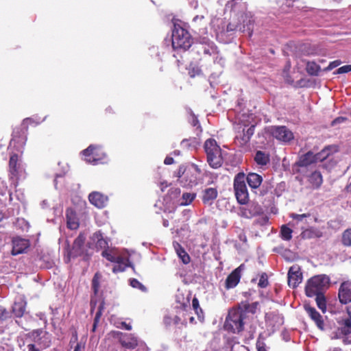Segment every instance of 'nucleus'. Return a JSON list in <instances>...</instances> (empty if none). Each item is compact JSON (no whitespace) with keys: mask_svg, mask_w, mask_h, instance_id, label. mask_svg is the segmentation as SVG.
Returning <instances> with one entry per match:
<instances>
[{"mask_svg":"<svg viewBox=\"0 0 351 351\" xmlns=\"http://www.w3.org/2000/svg\"><path fill=\"white\" fill-rule=\"evenodd\" d=\"M330 278L326 275H317L310 278L306 285L305 292L308 297L324 293L328 288Z\"/></svg>","mask_w":351,"mask_h":351,"instance_id":"nucleus-1","label":"nucleus"},{"mask_svg":"<svg viewBox=\"0 0 351 351\" xmlns=\"http://www.w3.org/2000/svg\"><path fill=\"white\" fill-rule=\"evenodd\" d=\"M204 149L207 155V161L210 166L217 169L222 165L221 151L215 140L210 138L206 141Z\"/></svg>","mask_w":351,"mask_h":351,"instance_id":"nucleus-2","label":"nucleus"},{"mask_svg":"<svg viewBox=\"0 0 351 351\" xmlns=\"http://www.w3.org/2000/svg\"><path fill=\"white\" fill-rule=\"evenodd\" d=\"M192 45V39L189 33L179 25H174L172 32V46L174 49L186 50Z\"/></svg>","mask_w":351,"mask_h":351,"instance_id":"nucleus-3","label":"nucleus"},{"mask_svg":"<svg viewBox=\"0 0 351 351\" xmlns=\"http://www.w3.org/2000/svg\"><path fill=\"white\" fill-rule=\"evenodd\" d=\"M243 313L239 309L229 311L224 327L227 330L238 333L243 329Z\"/></svg>","mask_w":351,"mask_h":351,"instance_id":"nucleus-4","label":"nucleus"},{"mask_svg":"<svg viewBox=\"0 0 351 351\" xmlns=\"http://www.w3.org/2000/svg\"><path fill=\"white\" fill-rule=\"evenodd\" d=\"M101 255L109 261L117 264L112 268L114 273L123 271L129 266L128 258L121 256L117 250H106L102 252Z\"/></svg>","mask_w":351,"mask_h":351,"instance_id":"nucleus-5","label":"nucleus"},{"mask_svg":"<svg viewBox=\"0 0 351 351\" xmlns=\"http://www.w3.org/2000/svg\"><path fill=\"white\" fill-rule=\"evenodd\" d=\"M234 189L238 202L245 204L249 200V194L245 184V175L238 173L234 180Z\"/></svg>","mask_w":351,"mask_h":351,"instance_id":"nucleus-6","label":"nucleus"},{"mask_svg":"<svg viewBox=\"0 0 351 351\" xmlns=\"http://www.w3.org/2000/svg\"><path fill=\"white\" fill-rule=\"evenodd\" d=\"M337 329L331 334L332 339H343L345 343H350L347 335L351 333V320L347 317H342L337 321Z\"/></svg>","mask_w":351,"mask_h":351,"instance_id":"nucleus-7","label":"nucleus"},{"mask_svg":"<svg viewBox=\"0 0 351 351\" xmlns=\"http://www.w3.org/2000/svg\"><path fill=\"white\" fill-rule=\"evenodd\" d=\"M84 160L92 165L105 162L106 154L101 152L97 146L90 145L87 149L82 152Z\"/></svg>","mask_w":351,"mask_h":351,"instance_id":"nucleus-8","label":"nucleus"},{"mask_svg":"<svg viewBox=\"0 0 351 351\" xmlns=\"http://www.w3.org/2000/svg\"><path fill=\"white\" fill-rule=\"evenodd\" d=\"M266 130L274 138L284 143H288L294 138L293 132L285 126H269Z\"/></svg>","mask_w":351,"mask_h":351,"instance_id":"nucleus-9","label":"nucleus"},{"mask_svg":"<svg viewBox=\"0 0 351 351\" xmlns=\"http://www.w3.org/2000/svg\"><path fill=\"white\" fill-rule=\"evenodd\" d=\"M200 173L197 166L193 165L187 169L184 179L180 180V183L184 186H193L197 184V176Z\"/></svg>","mask_w":351,"mask_h":351,"instance_id":"nucleus-10","label":"nucleus"},{"mask_svg":"<svg viewBox=\"0 0 351 351\" xmlns=\"http://www.w3.org/2000/svg\"><path fill=\"white\" fill-rule=\"evenodd\" d=\"M302 281V274L300 267L294 265L289 268L288 272V285L292 288H295Z\"/></svg>","mask_w":351,"mask_h":351,"instance_id":"nucleus-11","label":"nucleus"},{"mask_svg":"<svg viewBox=\"0 0 351 351\" xmlns=\"http://www.w3.org/2000/svg\"><path fill=\"white\" fill-rule=\"evenodd\" d=\"M29 241L25 239L16 237L12 240V255H17L24 253L29 247Z\"/></svg>","mask_w":351,"mask_h":351,"instance_id":"nucleus-12","label":"nucleus"},{"mask_svg":"<svg viewBox=\"0 0 351 351\" xmlns=\"http://www.w3.org/2000/svg\"><path fill=\"white\" fill-rule=\"evenodd\" d=\"M339 298L341 303L347 304L351 302V282H343L339 289Z\"/></svg>","mask_w":351,"mask_h":351,"instance_id":"nucleus-13","label":"nucleus"},{"mask_svg":"<svg viewBox=\"0 0 351 351\" xmlns=\"http://www.w3.org/2000/svg\"><path fill=\"white\" fill-rule=\"evenodd\" d=\"M119 342L126 349H134L138 345V339L132 334H122L119 337Z\"/></svg>","mask_w":351,"mask_h":351,"instance_id":"nucleus-14","label":"nucleus"},{"mask_svg":"<svg viewBox=\"0 0 351 351\" xmlns=\"http://www.w3.org/2000/svg\"><path fill=\"white\" fill-rule=\"evenodd\" d=\"M283 317L278 313H269L266 314V324L275 330L283 324Z\"/></svg>","mask_w":351,"mask_h":351,"instance_id":"nucleus-15","label":"nucleus"},{"mask_svg":"<svg viewBox=\"0 0 351 351\" xmlns=\"http://www.w3.org/2000/svg\"><path fill=\"white\" fill-rule=\"evenodd\" d=\"M27 302L21 297L19 298L13 304L12 312L14 317H21L25 312Z\"/></svg>","mask_w":351,"mask_h":351,"instance_id":"nucleus-16","label":"nucleus"},{"mask_svg":"<svg viewBox=\"0 0 351 351\" xmlns=\"http://www.w3.org/2000/svg\"><path fill=\"white\" fill-rule=\"evenodd\" d=\"M36 335L35 337V341L41 348H46L50 346L51 339L48 333L44 332L42 330H37L33 333V335Z\"/></svg>","mask_w":351,"mask_h":351,"instance_id":"nucleus-17","label":"nucleus"},{"mask_svg":"<svg viewBox=\"0 0 351 351\" xmlns=\"http://www.w3.org/2000/svg\"><path fill=\"white\" fill-rule=\"evenodd\" d=\"M90 202L97 208L105 206L108 197L99 192H93L88 196Z\"/></svg>","mask_w":351,"mask_h":351,"instance_id":"nucleus-18","label":"nucleus"},{"mask_svg":"<svg viewBox=\"0 0 351 351\" xmlns=\"http://www.w3.org/2000/svg\"><path fill=\"white\" fill-rule=\"evenodd\" d=\"M305 310L309 317L315 322L317 326L322 330L324 328V322L321 315L315 310V308L309 306H306Z\"/></svg>","mask_w":351,"mask_h":351,"instance_id":"nucleus-19","label":"nucleus"},{"mask_svg":"<svg viewBox=\"0 0 351 351\" xmlns=\"http://www.w3.org/2000/svg\"><path fill=\"white\" fill-rule=\"evenodd\" d=\"M66 217L67 227L71 230H76L79 227L78 219L75 213L71 209L68 208L66 211Z\"/></svg>","mask_w":351,"mask_h":351,"instance_id":"nucleus-20","label":"nucleus"},{"mask_svg":"<svg viewBox=\"0 0 351 351\" xmlns=\"http://www.w3.org/2000/svg\"><path fill=\"white\" fill-rule=\"evenodd\" d=\"M217 190L215 188H207L203 192L202 201L204 204L210 205L217 197Z\"/></svg>","mask_w":351,"mask_h":351,"instance_id":"nucleus-21","label":"nucleus"},{"mask_svg":"<svg viewBox=\"0 0 351 351\" xmlns=\"http://www.w3.org/2000/svg\"><path fill=\"white\" fill-rule=\"evenodd\" d=\"M317 162V161L315 154H314L312 152H308L300 156L297 164L300 167H307Z\"/></svg>","mask_w":351,"mask_h":351,"instance_id":"nucleus-22","label":"nucleus"},{"mask_svg":"<svg viewBox=\"0 0 351 351\" xmlns=\"http://www.w3.org/2000/svg\"><path fill=\"white\" fill-rule=\"evenodd\" d=\"M245 181L247 182L249 186L252 189H257L260 186L263 182L262 176L256 173H250L245 178Z\"/></svg>","mask_w":351,"mask_h":351,"instance_id":"nucleus-23","label":"nucleus"},{"mask_svg":"<svg viewBox=\"0 0 351 351\" xmlns=\"http://www.w3.org/2000/svg\"><path fill=\"white\" fill-rule=\"evenodd\" d=\"M173 247L179 258L182 260L184 264H187L190 262V256L184 250V248L178 242H173Z\"/></svg>","mask_w":351,"mask_h":351,"instance_id":"nucleus-24","label":"nucleus"},{"mask_svg":"<svg viewBox=\"0 0 351 351\" xmlns=\"http://www.w3.org/2000/svg\"><path fill=\"white\" fill-rule=\"evenodd\" d=\"M86 237L84 234H80L79 236L75 239L73 245V250L75 255L80 254L82 252V247L84 244Z\"/></svg>","mask_w":351,"mask_h":351,"instance_id":"nucleus-25","label":"nucleus"},{"mask_svg":"<svg viewBox=\"0 0 351 351\" xmlns=\"http://www.w3.org/2000/svg\"><path fill=\"white\" fill-rule=\"evenodd\" d=\"M241 279V274L233 271L226 278V286L227 289L235 287Z\"/></svg>","mask_w":351,"mask_h":351,"instance_id":"nucleus-26","label":"nucleus"},{"mask_svg":"<svg viewBox=\"0 0 351 351\" xmlns=\"http://www.w3.org/2000/svg\"><path fill=\"white\" fill-rule=\"evenodd\" d=\"M308 182L314 189H318L323 182L322 176L319 171H314L308 178Z\"/></svg>","mask_w":351,"mask_h":351,"instance_id":"nucleus-27","label":"nucleus"},{"mask_svg":"<svg viewBox=\"0 0 351 351\" xmlns=\"http://www.w3.org/2000/svg\"><path fill=\"white\" fill-rule=\"evenodd\" d=\"M254 160L259 166L266 165L269 162V156L262 151H258L254 156Z\"/></svg>","mask_w":351,"mask_h":351,"instance_id":"nucleus-28","label":"nucleus"},{"mask_svg":"<svg viewBox=\"0 0 351 351\" xmlns=\"http://www.w3.org/2000/svg\"><path fill=\"white\" fill-rule=\"evenodd\" d=\"M306 71L311 75H318L320 66L315 62H308L306 64Z\"/></svg>","mask_w":351,"mask_h":351,"instance_id":"nucleus-29","label":"nucleus"},{"mask_svg":"<svg viewBox=\"0 0 351 351\" xmlns=\"http://www.w3.org/2000/svg\"><path fill=\"white\" fill-rule=\"evenodd\" d=\"M195 197V194L193 193H184L182 194L180 204L181 206H187L190 204Z\"/></svg>","mask_w":351,"mask_h":351,"instance_id":"nucleus-30","label":"nucleus"},{"mask_svg":"<svg viewBox=\"0 0 351 351\" xmlns=\"http://www.w3.org/2000/svg\"><path fill=\"white\" fill-rule=\"evenodd\" d=\"M19 156L17 154H13L10 156L9 167L10 171L12 175H16L17 173V162H18Z\"/></svg>","mask_w":351,"mask_h":351,"instance_id":"nucleus-31","label":"nucleus"},{"mask_svg":"<svg viewBox=\"0 0 351 351\" xmlns=\"http://www.w3.org/2000/svg\"><path fill=\"white\" fill-rule=\"evenodd\" d=\"M250 138L248 136L245 134V128L243 129V134H240V135H237L235 138V142L241 147L245 146L247 143L250 141Z\"/></svg>","mask_w":351,"mask_h":351,"instance_id":"nucleus-32","label":"nucleus"},{"mask_svg":"<svg viewBox=\"0 0 351 351\" xmlns=\"http://www.w3.org/2000/svg\"><path fill=\"white\" fill-rule=\"evenodd\" d=\"M93 240L96 242V245L100 247H105L108 243L103 239L100 232H97L93 235Z\"/></svg>","mask_w":351,"mask_h":351,"instance_id":"nucleus-33","label":"nucleus"},{"mask_svg":"<svg viewBox=\"0 0 351 351\" xmlns=\"http://www.w3.org/2000/svg\"><path fill=\"white\" fill-rule=\"evenodd\" d=\"M180 319L177 315H165L164 317V323L166 326H171L172 324H178Z\"/></svg>","mask_w":351,"mask_h":351,"instance_id":"nucleus-34","label":"nucleus"},{"mask_svg":"<svg viewBox=\"0 0 351 351\" xmlns=\"http://www.w3.org/2000/svg\"><path fill=\"white\" fill-rule=\"evenodd\" d=\"M292 230L286 226H282L280 230L282 239L289 241L292 238Z\"/></svg>","mask_w":351,"mask_h":351,"instance_id":"nucleus-35","label":"nucleus"},{"mask_svg":"<svg viewBox=\"0 0 351 351\" xmlns=\"http://www.w3.org/2000/svg\"><path fill=\"white\" fill-rule=\"evenodd\" d=\"M316 303L319 309L323 312L326 311V304L324 293L316 295Z\"/></svg>","mask_w":351,"mask_h":351,"instance_id":"nucleus-36","label":"nucleus"},{"mask_svg":"<svg viewBox=\"0 0 351 351\" xmlns=\"http://www.w3.org/2000/svg\"><path fill=\"white\" fill-rule=\"evenodd\" d=\"M342 243L345 246H351V229L346 230L342 234Z\"/></svg>","mask_w":351,"mask_h":351,"instance_id":"nucleus-37","label":"nucleus"},{"mask_svg":"<svg viewBox=\"0 0 351 351\" xmlns=\"http://www.w3.org/2000/svg\"><path fill=\"white\" fill-rule=\"evenodd\" d=\"M330 154V149L328 147L323 149L320 152L315 154L317 161H323L324 160L326 159L328 157Z\"/></svg>","mask_w":351,"mask_h":351,"instance_id":"nucleus-38","label":"nucleus"},{"mask_svg":"<svg viewBox=\"0 0 351 351\" xmlns=\"http://www.w3.org/2000/svg\"><path fill=\"white\" fill-rule=\"evenodd\" d=\"M16 143H19V145L17 147V150L19 152H22V149H23V147L25 143V139L24 138H21L19 140H16L15 138H12L11 141H10V146L12 147H16Z\"/></svg>","mask_w":351,"mask_h":351,"instance_id":"nucleus-39","label":"nucleus"},{"mask_svg":"<svg viewBox=\"0 0 351 351\" xmlns=\"http://www.w3.org/2000/svg\"><path fill=\"white\" fill-rule=\"evenodd\" d=\"M187 169L184 168L183 166H180L179 169L175 171V176L177 177L178 181L180 182V180L184 179V176L186 175V171Z\"/></svg>","mask_w":351,"mask_h":351,"instance_id":"nucleus-40","label":"nucleus"},{"mask_svg":"<svg viewBox=\"0 0 351 351\" xmlns=\"http://www.w3.org/2000/svg\"><path fill=\"white\" fill-rule=\"evenodd\" d=\"M304 237H320V233L318 231H316L313 229H308L302 232Z\"/></svg>","mask_w":351,"mask_h":351,"instance_id":"nucleus-41","label":"nucleus"},{"mask_svg":"<svg viewBox=\"0 0 351 351\" xmlns=\"http://www.w3.org/2000/svg\"><path fill=\"white\" fill-rule=\"evenodd\" d=\"M258 285L261 288H265L268 285L267 276L265 274H263L261 276Z\"/></svg>","mask_w":351,"mask_h":351,"instance_id":"nucleus-42","label":"nucleus"},{"mask_svg":"<svg viewBox=\"0 0 351 351\" xmlns=\"http://www.w3.org/2000/svg\"><path fill=\"white\" fill-rule=\"evenodd\" d=\"M10 317V313L3 306H0V320L5 321Z\"/></svg>","mask_w":351,"mask_h":351,"instance_id":"nucleus-43","label":"nucleus"},{"mask_svg":"<svg viewBox=\"0 0 351 351\" xmlns=\"http://www.w3.org/2000/svg\"><path fill=\"white\" fill-rule=\"evenodd\" d=\"M130 285L134 288H136L142 291L145 290V287H144V285H143L138 280L134 278L130 280Z\"/></svg>","mask_w":351,"mask_h":351,"instance_id":"nucleus-44","label":"nucleus"},{"mask_svg":"<svg viewBox=\"0 0 351 351\" xmlns=\"http://www.w3.org/2000/svg\"><path fill=\"white\" fill-rule=\"evenodd\" d=\"M351 71V64L344 65L340 68H339L335 73L341 74L346 73Z\"/></svg>","mask_w":351,"mask_h":351,"instance_id":"nucleus-45","label":"nucleus"},{"mask_svg":"<svg viewBox=\"0 0 351 351\" xmlns=\"http://www.w3.org/2000/svg\"><path fill=\"white\" fill-rule=\"evenodd\" d=\"M341 64V62L340 60H335V61H332L331 62L329 65L326 67L324 71H330L332 69H333L334 68L338 66L339 65H340Z\"/></svg>","mask_w":351,"mask_h":351,"instance_id":"nucleus-46","label":"nucleus"},{"mask_svg":"<svg viewBox=\"0 0 351 351\" xmlns=\"http://www.w3.org/2000/svg\"><path fill=\"white\" fill-rule=\"evenodd\" d=\"M232 351H248L247 348L243 346L240 345L239 343H237L232 348Z\"/></svg>","mask_w":351,"mask_h":351,"instance_id":"nucleus-47","label":"nucleus"},{"mask_svg":"<svg viewBox=\"0 0 351 351\" xmlns=\"http://www.w3.org/2000/svg\"><path fill=\"white\" fill-rule=\"evenodd\" d=\"M101 311H102V306H100L98 311L97 312V313L95 315V322H94V325H93V330L95 329L96 324L99 322V319L101 315Z\"/></svg>","mask_w":351,"mask_h":351,"instance_id":"nucleus-48","label":"nucleus"},{"mask_svg":"<svg viewBox=\"0 0 351 351\" xmlns=\"http://www.w3.org/2000/svg\"><path fill=\"white\" fill-rule=\"evenodd\" d=\"M291 217L293 219H297V220H299V221H302L304 218L307 217V215L306 214L298 215V214L292 213L291 215Z\"/></svg>","mask_w":351,"mask_h":351,"instance_id":"nucleus-49","label":"nucleus"},{"mask_svg":"<svg viewBox=\"0 0 351 351\" xmlns=\"http://www.w3.org/2000/svg\"><path fill=\"white\" fill-rule=\"evenodd\" d=\"M254 126L252 125L250 128H248L246 131L245 130V134L246 136H248V137L250 138L254 134Z\"/></svg>","mask_w":351,"mask_h":351,"instance_id":"nucleus-50","label":"nucleus"},{"mask_svg":"<svg viewBox=\"0 0 351 351\" xmlns=\"http://www.w3.org/2000/svg\"><path fill=\"white\" fill-rule=\"evenodd\" d=\"M27 348L28 351H40V349L37 348L35 344L32 343L28 344L27 346Z\"/></svg>","mask_w":351,"mask_h":351,"instance_id":"nucleus-51","label":"nucleus"},{"mask_svg":"<svg viewBox=\"0 0 351 351\" xmlns=\"http://www.w3.org/2000/svg\"><path fill=\"white\" fill-rule=\"evenodd\" d=\"M97 277V274H95V277H94V278L93 280V289L95 290V293L97 292V288H98V282H97V279H96Z\"/></svg>","mask_w":351,"mask_h":351,"instance_id":"nucleus-52","label":"nucleus"},{"mask_svg":"<svg viewBox=\"0 0 351 351\" xmlns=\"http://www.w3.org/2000/svg\"><path fill=\"white\" fill-rule=\"evenodd\" d=\"M174 162L173 158L169 156L165 158L164 163L165 165H171Z\"/></svg>","mask_w":351,"mask_h":351,"instance_id":"nucleus-53","label":"nucleus"},{"mask_svg":"<svg viewBox=\"0 0 351 351\" xmlns=\"http://www.w3.org/2000/svg\"><path fill=\"white\" fill-rule=\"evenodd\" d=\"M192 304L195 310H197V308L199 307V302L197 298H193L192 301Z\"/></svg>","mask_w":351,"mask_h":351,"instance_id":"nucleus-54","label":"nucleus"},{"mask_svg":"<svg viewBox=\"0 0 351 351\" xmlns=\"http://www.w3.org/2000/svg\"><path fill=\"white\" fill-rule=\"evenodd\" d=\"M245 269V265L241 264L239 267L235 269L234 271L237 272L238 274H241V272Z\"/></svg>","mask_w":351,"mask_h":351,"instance_id":"nucleus-55","label":"nucleus"},{"mask_svg":"<svg viewBox=\"0 0 351 351\" xmlns=\"http://www.w3.org/2000/svg\"><path fill=\"white\" fill-rule=\"evenodd\" d=\"M122 326L127 330H132V326L129 324H127L125 322H121Z\"/></svg>","mask_w":351,"mask_h":351,"instance_id":"nucleus-56","label":"nucleus"},{"mask_svg":"<svg viewBox=\"0 0 351 351\" xmlns=\"http://www.w3.org/2000/svg\"><path fill=\"white\" fill-rule=\"evenodd\" d=\"M345 120L344 118L343 117H339V118H337L336 119H335L333 121H332V125H335L336 123H341L343 122V121Z\"/></svg>","mask_w":351,"mask_h":351,"instance_id":"nucleus-57","label":"nucleus"},{"mask_svg":"<svg viewBox=\"0 0 351 351\" xmlns=\"http://www.w3.org/2000/svg\"><path fill=\"white\" fill-rule=\"evenodd\" d=\"M348 315L346 317L351 320V304L347 308Z\"/></svg>","mask_w":351,"mask_h":351,"instance_id":"nucleus-58","label":"nucleus"},{"mask_svg":"<svg viewBox=\"0 0 351 351\" xmlns=\"http://www.w3.org/2000/svg\"><path fill=\"white\" fill-rule=\"evenodd\" d=\"M162 224H163V226L165 227H168L169 226V221H168V220L164 219L163 222H162Z\"/></svg>","mask_w":351,"mask_h":351,"instance_id":"nucleus-59","label":"nucleus"},{"mask_svg":"<svg viewBox=\"0 0 351 351\" xmlns=\"http://www.w3.org/2000/svg\"><path fill=\"white\" fill-rule=\"evenodd\" d=\"M74 351H81V346L80 344H77L75 346Z\"/></svg>","mask_w":351,"mask_h":351,"instance_id":"nucleus-60","label":"nucleus"},{"mask_svg":"<svg viewBox=\"0 0 351 351\" xmlns=\"http://www.w3.org/2000/svg\"><path fill=\"white\" fill-rule=\"evenodd\" d=\"M328 351H341V350L337 348H330Z\"/></svg>","mask_w":351,"mask_h":351,"instance_id":"nucleus-61","label":"nucleus"},{"mask_svg":"<svg viewBox=\"0 0 351 351\" xmlns=\"http://www.w3.org/2000/svg\"><path fill=\"white\" fill-rule=\"evenodd\" d=\"M3 214L0 212V221L3 219Z\"/></svg>","mask_w":351,"mask_h":351,"instance_id":"nucleus-62","label":"nucleus"},{"mask_svg":"<svg viewBox=\"0 0 351 351\" xmlns=\"http://www.w3.org/2000/svg\"><path fill=\"white\" fill-rule=\"evenodd\" d=\"M204 53H209V50L208 49H204Z\"/></svg>","mask_w":351,"mask_h":351,"instance_id":"nucleus-63","label":"nucleus"},{"mask_svg":"<svg viewBox=\"0 0 351 351\" xmlns=\"http://www.w3.org/2000/svg\"><path fill=\"white\" fill-rule=\"evenodd\" d=\"M198 18H199V17H198L197 16H195V17H194L193 21H195L196 20H197V19H198Z\"/></svg>","mask_w":351,"mask_h":351,"instance_id":"nucleus-64","label":"nucleus"}]
</instances>
